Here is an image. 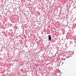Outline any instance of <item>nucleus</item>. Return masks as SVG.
Listing matches in <instances>:
<instances>
[{"label":"nucleus","mask_w":76,"mask_h":76,"mask_svg":"<svg viewBox=\"0 0 76 76\" xmlns=\"http://www.w3.org/2000/svg\"><path fill=\"white\" fill-rule=\"evenodd\" d=\"M49 39L50 41H51V35H49Z\"/></svg>","instance_id":"f257e3e1"}]
</instances>
